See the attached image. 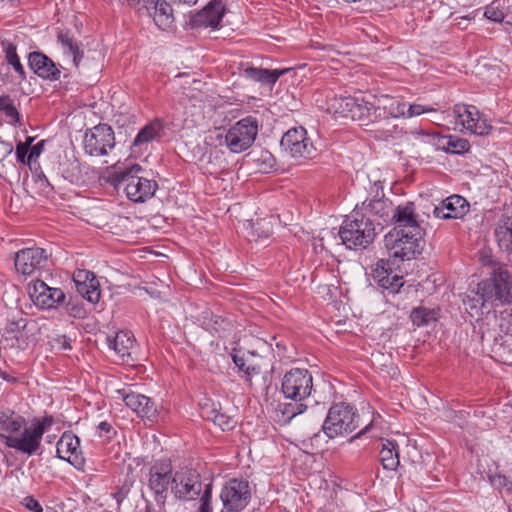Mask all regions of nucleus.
I'll return each instance as SVG.
<instances>
[{
    "mask_svg": "<svg viewBox=\"0 0 512 512\" xmlns=\"http://www.w3.org/2000/svg\"><path fill=\"white\" fill-rule=\"evenodd\" d=\"M393 229L385 235V247L392 258L410 260L420 254L424 229L415 213L412 202L399 205L392 215Z\"/></svg>",
    "mask_w": 512,
    "mask_h": 512,
    "instance_id": "nucleus-1",
    "label": "nucleus"
},
{
    "mask_svg": "<svg viewBox=\"0 0 512 512\" xmlns=\"http://www.w3.org/2000/svg\"><path fill=\"white\" fill-rule=\"evenodd\" d=\"M472 338L495 360L512 364L511 316L498 318L495 314H488L477 319L473 325Z\"/></svg>",
    "mask_w": 512,
    "mask_h": 512,
    "instance_id": "nucleus-2",
    "label": "nucleus"
},
{
    "mask_svg": "<svg viewBox=\"0 0 512 512\" xmlns=\"http://www.w3.org/2000/svg\"><path fill=\"white\" fill-rule=\"evenodd\" d=\"M142 168L138 164L125 168H119L108 175V182L116 189L124 185V191L129 200L133 202H145L150 199L158 185L156 181L140 177L138 174Z\"/></svg>",
    "mask_w": 512,
    "mask_h": 512,
    "instance_id": "nucleus-3",
    "label": "nucleus"
},
{
    "mask_svg": "<svg viewBox=\"0 0 512 512\" xmlns=\"http://www.w3.org/2000/svg\"><path fill=\"white\" fill-rule=\"evenodd\" d=\"M375 235L373 221L357 211H354L352 217L344 220L339 230L342 243L349 249L365 248L372 243Z\"/></svg>",
    "mask_w": 512,
    "mask_h": 512,
    "instance_id": "nucleus-4",
    "label": "nucleus"
},
{
    "mask_svg": "<svg viewBox=\"0 0 512 512\" xmlns=\"http://www.w3.org/2000/svg\"><path fill=\"white\" fill-rule=\"evenodd\" d=\"M359 425V415L355 408L346 403H337L330 407L322 425L329 438L350 434Z\"/></svg>",
    "mask_w": 512,
    "mask_h": 512,
    "instance_id": "nucleus-5",
    "label": "nucleus"
},
{
    "mask_svg": "<svg viewBox=\"0 0 512 512\" xmlns=\"http://www.w3.org/2000/svg\"><path fill=\"white\" fill-rule=\"evenodd\" d=\"M482 291L490 299L491 306L512 302V267L499 266L494 270L492 281H483Z\"/></svg>",
    "mask_w": 512,
    "mask_h": 512,
    "instance_id": "nucleus-6",
    "label": "nucleus"
},
{
    "mask_svg": "<svg viewBox=\"0 0 512 512\" xmlns=\"http://www.w3.org/2000/svg\"><path fill=\"white\" fill-rule=\"evenodd\" d=\"M258 134V121L253 116L245 117L227 130L228 149L232 153L247 150L255 141Z\"/></svg>",
    "mask_w": 512,
    "mask_h": 512,
    "instance_id": "nucleus-7",
    "label": "nucleus"
},
{
    "mask_svg": "<svg viewBox=\"0 0 512 512\" xmlns=\"http://www.w3.org/2000/svg\"><path fill=\"white\" fill-rule=\"evenodd\" d=\"M312 388V375L307 369H291L282 379L281 390L284 396L296 402L305 400Z\"/></svg>",
    "mask_w": 512,
    "mask_h": 512,
    "instance_id": "nucleus-8",
    "label": "nucleus"
},
{
    "mask_svg": "<svg viewBox=\"0 0 512 512\" xmlns=\"http://www.w3.org/2000/svg\"><path fill=\"white\" fill-rule=\"evenodd\" d=\"M114 146V131L108 124H98L85 132L83 148L90 156L107 155Z\"/></svg>",
    "mask_w": 512,
    "mask_h": 512,
    "instance_id": "nucleus-9",
    "label": "nucleus"
},
{
    "mask_svg": "<svg viewBox=\"0 0 512 512\" xmlns=\"http://www.w3.org/2000/svg\"><path fill=\"white\" fill-rule=\"evenodd\" d=\"M251 497L248 481L230 479L222 488L220 498L223 508L227 512L242 511L249 503Z\"/></svg>",
    "mask_w": 512,
    "mask_h": 512,
    "instance_id": "nucleus-10",
    "label": "nucleus"
},
{
    "mask_svg": "<svg viewBox=\"0 0 512 512\" xmlns=\"http://www.w3.org/2000/svg\"><path fill=\"white\" fill-rule=\"evenodd\" d=\"M45 432V426L37 422L31 427L25 428L20 437L0 433V438L7 447L16 449L22 453L33 455L40 448L42 436Z\"/></svg>",
    "mask_w": 512,
    "mask_h": 512,
    "instance_id": "nucleus-11",
    "label": "nucleus"
},
{
    "mask_svg": "<svg viewBox=\"0 0 512 512\" xmlns=\"http://www.w3.org/2000/svg\"><path fill=\"white\" fill-rule=\"evenodd\" d=\"M172 492L181 500H194L202 491L200 474L192 469H181L172 477Z\"/></svg>",
    "mask_w": 512,
    "mask_h": 512,
    "instance_id": "nucleus-12",
    "label": "nucleus"
},
{
    "mask_svg": "<svg viewBox=\"0 0 512 512\" xmlns=\"http://www.w3.org/2000/svg\"><path fill=\"white\" fill-rule=\"evenodd\" d=\"M172 467L169 461L155 462L149 469L148 484L155 495V500L164 505L168 487L172 485Z\"/></svg>",
    "mask_w": 512,
    "mask_h": 512,
    "instance_id": "nucleus-13",
    "label": "nucleus"
},
{
    "mask_svg": "<svg viewBox=\"0 0 512 512\" xmlns=\"http://www.w3.org/2000/svg\"><path fill=\"white\" fill-rule=\"evenodd\" d=\"M453 113L461 126L471 134L478 136L490 134L492 125L486 119H480L479 111L475 106L456 104Z\"/></svg>",
    "mask_w": 512,
    "mask_h": 512,
    "instance_id": "nucleus-14",
    "label": "nucleus"
},
{
    "mask_svg": "<svg viewBox=\"0 0 512 512\" xmlns=\"http://www.w3.org/2000/svg\"><path fill=\"white\" fill-rule=\"evenodd\" d=\"M29 295L34 304L42 309L58 308L66 299L62 289L49 287L39 279L29 284Z\"/></svg>",
    "mask_w": 512,
    "mask_h": 512,
    "instance_id": "nucleus-15",
    "label": "nucleus"
},
{
    "mask_svg": "<svg viewBox=\"0 0 512 512\" xmlns=\"http://www.w3.org/2000/svg\"><path fill=\"white\" fill-rule=\"evenodd\" d=\"M280 145L292 157H310L314 151L313 144L303 127L289 129L283 135Z\"/></svg>",
    "mask_w": 512,
    "mask_h": 512,
    "instance_id": "nucleus-16",
    "label": "nucleus"
},
{
    "mask_svg": "<svg viewBox=\"0 0 512 512\" xmlns=\"http://www.w3.org/2000/svg\"><path fill=\"white\" fill-rule=\"evenodd\" d=\"M56 452L60 459L69 462L76 469H84L85 459L80 451V440L75 434L63 433L57 442Z\"/></svg>",
    "mask_w": 512,
    "mask_h": 512,
    "instance_id": "nucleus-17",
    "label": "nucleus"
},
{
    "mask_svg": "<svg viewBox=\"0 0 512 512\" xmlns=\"http://www.w3.org/2000/svg\"><path fill=\"white\" fill-rule=\"evenodd\" d=\"M119 393L122 395L126 406L132 411L143 418H147L149 421H158L160 412L158 406L151 398L135 392L126 393L124 390L119 391Z\"/></svg>",
    "mask_w": 512,
    "mask_h": 512,
    "instance_id": "nucleus-18",
    "label": "nucleus"
},
{
    "mask_svg": "<svg viewBox=\"0 0 512 512\" xmlns=\"http://www.w3.org/2000/svg\"><path fill=\"white\" fill-rule=\"evenodd\" d=\"M1 45L3 52L5 53L7 64H21L19 53H21V55L25 54L28 58V64H55L50 58L41 52H27L24 44H20L18 39H15L14 42L3 40Z\"/></svg>",
    "mask_w": 512,
    "mask_h": 512,
    "instance_id": "nucleus-19",
    "label": "nucleus"
},
{
    "mask_svg": "<svg viewBox=\"0 0 512 512\" xmlns=\"http://www.w3.org/2000/svg\"><path fill=\"white\" fill-rule=\"evenodd\" d=\"M47 261V254L42 248H25L16 253L15 268L23 275H31L35 270L43 267Z\"/></svg>",
    "mask_w": 512,
    "mask_h": 512,
    "instance_id": "nucleus-20",
    "label": "nucleus"
},
{
    "mask_svg": "<svg viewBox=\"0 0 512 512\" xmlns=\"http://www.w3.org/2000/svg\"><path fill=\"white\" fill-rule=\"evenodd\" d=\"M468 201L460 195H452L434 207L433 214L439 219H457L469 211Z\"/></svg>",
    "mask_w": 512,
    "mask_h": 512,
    "instance_id": "nucleus-21",
    "label": "nucleus"
},
{
    "mask_svg": "<svg viewBox=\"0 0 512 512\" xmlns=\"http://www.w3.org/2000/svg\"><path fill=\"white\" fill-rule=\"evenodd\" d=\"M225 9L224 5L220 0L211 1L201 11L197 12L191 17L190 23L194 28L201 27H218Z\"/></svg>",
    "mask_w": 512,
    "mask_h": 512,
    "instance_id": "nucleus-22",
    "label": "nucleus"
},
{
    "mask_svg": "<svg viewBox=\"0 0 512 512\" xmlns=\"http://www.w3.org/2000/svg\"><path fill=\"white\" fill-rule=\"evenodd\" d=\"M27 326V320L18 313L8 320L4 328V342L12 348L24 349L27 346V336L24 332Z\"/></svg>",
    "mask_w": 512,
    "mask_h": 512,
    "instance_id": "nucleus-23",
    "label": "nucleus"
},
{
    "mask_svg": "<svg viewBox=\"0 0 512 512\" xmlns=\"http://www.w3.org/2000/svg\"><path fill=\"white\" fill-rule=\"evenodd\" d=\"M109 347L112 348L119 360L123 363L133 365V350L135 349V338L130 331H119L113 338H107Z\"/></svg>",
    "mask_w": 512,
    "mask_h": 512,
    "instance_id": "nucleus-24",
    "label": "nucleus"
},
{
    "mask_svg": "<svg viewBox=\"0 0 512 512\" xmlns=\"http://www.w3.org/2000/svg\"><path fill=\"white\" fill-rule=\"evenodd\" d=\"M165 134V123L163 120L156 118L146 124L136 135L132 146L142 147L152 141L160 140Z\"/></svg>",
    "mask_w": 512,
    "mask_h": 512,
    "instance_id": "nucleus-25",
    "label": "nucleus"
},
{
    "mask_svg": "<svg viewBox=\"0 0 512 512\" xmlns=\"http://www.w3.org/2000/svg\"><path fill=\"white\" fill-rule=\"evenodd\" d=\"M232 360L239 372H243L246 381L250 383V379L254 375H258L261 373V365L257 360V355L253 352L240 353L239 351H235L232 354Z\"/></svg>",
    "mask_w": 512,
    "mask_h": 512,
    "instance_id": "nucleus-26",
    "label": "nucleus"
},
{
    "mask_svg": "<svg viewBox=\"0 0 512 512\" xmlns=\"http://www.w3.org/2000/svg\"><path fill=\"white\" fill-rule=\"evenodd\" d=\"M147 8L153 6V19L155 24L162 30L170 29L174 23L173 10L165 0H146Z\"/></svg>",
    "mask_w": 512,
    "mask_h": 512,
    "instance_id": "nucleus-27",
    "label": "nucleus"
},
{
    "mask_svg": "<svg viewBox=\"0 0 512 512\" xmlns=\"http://www.w3.org/2000/svg\"><path fill=\"white\" fill-rule=\"evenodd\" d=\"M376 111L383 110L388 116L393 118H400L404 115L406 102L401 97H393L387 94H382L375 97Z\"/></svg>",
    "mask_w": 512,
    "mask_h": 512,
    "instance_id": "nucleus-28",
    "label": "nucleus"
},
{
    "mask_svg": "<svg viewBox=\"0 0 512 512\" xmlns=\"http://www.w3.org/2000/svg\"><path fill=\"white\" fill-rule=\"evenodd\" d=\"M290 70L291 68L269 70L248 66L244 70V73L247 78L260 82L263 85H273L280 76L288 73Z\"/></svg>",
    "mask_w": 512,
    "mask_h": 512,
    "instance_id": "nucleus-29",
    "label": "nucleus"
},
{
    "mask_svg": "<svg viewBox=\"0 0 512 512\" xmlns=\"http://www.w3.org/2000/svg\"><path fill=\"white\" fill-rule=\"evenodd\" d=\"M290 70L291 68L269 70L248 66L244 70V73L247 78L260 82L263 85H273L280 76L288 73Z\"/></svg>",
    "mask_w": 512,
    "mask_h": 512,
    "instance_id": "nucleus-30",
    "label": "nucleus"
},
{
    "mask_svg": "<svg viewBox=\"0 0 512 512\" xmlns=\"http://www.w3.org/2000/svg\"><path fill=\"white\" fill-rule=\"evenodd\" d=\"M379 459L384 469L395 470L400 463L397 443L392 440L382 439Z\"/></svg>",
    "mask_w": 512,
    "mask_h": 512,
    "instance_id": "nucleus-31",
    "label": "nucleus"
},
{
    "mask_svg": "<svg viewBox=\"0 0 512 512\" xmlns=\"http://www.w3.org/2000/svg\"><path fill=\"white\" fill-rule=\"evenodd\" d=\"M353 97L333 96L327 100V111L343 118H350L351 107H354Z\"/></svg>",
    "mask_w": 512,
    "mask_h": 512,
    "instance_id": "nucleus-32",
    "label": "nucleus"
},
{
    "mask_svg": "<svg viewBox=\"0 0 512 512\" xmlns=\"http://www.w3.org/2000/svg\"><path fill=\"white\" fill-rule=\"evenodd\" d=\"M362 208L367 214L371 216L384 218L389 215V211L392 208V202L382 196L381 198H373L364 201Z\"/></svg>",
    "mask_w": 512,
    "mask_h": 512,
    "instance_id": "nucleus-33",
    "label": "nucleus"
},
{
    "mask_svg": "<svg viewBox=\"0 0 512 512\" xmlns=\"http://www.w3.org/2000/svg\"><path fill=\"white\" fill-rule=\"evenodd\" d=\"M481 285L482 282L477 285V290L472 291L471 295H467V298L464 300L466 309L472 316L474 314H479L487 305H491V301L482 291Z\"/></svg>",
    "mask_w": 512,
    "mask_h": 512,
    "instance_id": "nucleus-34",
    "label": "nucleus"
},
{
    "mask_svg": "<svg viewBox=\"0 0 512 512\" xmlns=\"http://www.w3.org/2000/svg\"><path fill=\"white\" fill-rule=\"evenodd\" d=\"M306 408L307 406L303 404L302 401H294V403L279 404L275 410V413L278 422L285 424L290 422L298 414L303 413Z\"/></svg>",
    "mask_w": 512,
    "mask_h": 512,
    "instance_id": "nucleus-35",
    "label": "nucleus"
},
{
    "mask_svg": "<svg viewBox=\"0 0 512 512\" xmlns=\"http://www.w3.org/2000/svg\"><path fill=\"white\" fill-rule=\"evenodd\" d=\"M495 236L499 246L512 251V217H503L495 229Z\"/></svg>",
    "mask_w": 512,
    "mask_h": 512,
    "instance_id": "nucleus-36",
    "label": "nucleus"
},
{
    "mask_svg": "<svg viewBox=\"0 0 512 512\" xmlns=\"http://www.w3.org/2000/svg\"><path fill=\"white\" fill-rule=\"evenodd\" d=\"M25 425V419L13 411H0V431L7 433L19 432Z\"/></svg>",
    "mask_w": 512,
    "mask_h": 512,
    "instance_id": "nucleus-37",
    "label": "nucleus"
},
{
    "mask_svg": "<svg viewBox=\"0 0 512 512\" xmlns=\"http://www.w3.org/2000/svg\"><path fill=\"white\" fill-rule=\"evenodd\" d=\"M392 268L388 260L380 259L372 269V277L381 287H391L387 278L392 274Z\"/></svg>",
    "mask_w": 512,
    "mask_h": 512,
    "instance_id": "nucleus-38",
    "label": "nucleus"
},
{
    "mask_svg": "<svg viewBox=\"0 0 512 512\" xmlns=\"http://www.w3.org/2000/svg\"><path fill=\"white\" fill-rule=\"evenodd\" d=\"M77 290L91 303H97L100 299L99 283L94 274H91V278L87 282L78 283Z\"/></svg>",
    "mask_w": 512,
    "mask_h": 512,
    "instance_id": "nucleus-39",
    "label": "nucleus"
},
{
    "mask_svg": "<svg viewBox=\"0 0 512 512\" xmlns=\"http://www.w3.org/2000/svg\"><path fill=\"white\" fill-rule=\"evenodd\" d=\"M410 319L418 327L429 325L431 322L436 321L437 312L434 309L417 307L412 310Z\"/></svg>",
    "mask_w": 512,
    "mask_h": 512,
    "instance_id": "nucleus-40",
    "label": "nucleus"
},
{
    "mask_svg": "<svg viewBox=\"0 0 512 512\" xmlns=\"http://www.w3.org/2000/svg\"><path fill=\"white\" fill-rule=\"evenodd\" d=\"M58 39L62 44L64 52L72 56V60L75 64L82 60V52H80L76 40L63 32L58 35Z\"/></svg>",
    "mask_w": 512,
    "mask_h": 512,
    "instance_id": "nucleus-41",
    "label": "nucleus"
},
{
    "mask_svg": "<svg viewBox=\"0 0 512 512\" xmlns=\"http://www.w3.org/2000/svg\"><path fill=\"white\" fill-rule=\"evenodd\" d=\"M354 100V107H351V119L360 120L365 117H368L372 109L376 111V104L370 103L368 101H365L364 99L359 98H354Z\"/></svg>",
    "mask_w": 512,
    "mask_h": 512,
    "instance_id": "nucleus-42",
    "label": "nucleus"
},
{
    "mask_svg": "<svg viewBox=\"0 0 512 512\" xmlns=\"http://www.w3.org/2000/svg\"><path fill=\"white\" fill-rule=\"evenodd\" d=\"M31 72L46 80H57L60 77L61 71L58 66H28Z\"/></svg>",
    "mask_w": 512,
    "mask_h": 512,
    "instance_id": "nucleus-43",
    "label": "nucleus"
},
{
    "mask_svg": "<svg viewBox=\"0 0 512 512\" xmlns=\"http://www.w3.org/2000/svg\"><path fill=\"white\" fill-rule=\"evenodd\" d=\"M211 413L213 414V416L209 418L214 422L215 425L220 427L223 431L233 429L237 423L233 417L220 411L212 410Z\"/></svg>",
    "mask_w": 512,
    "mask_h": 512,
    "instance_id": "nucleus-44",
    "label": "nucleus"
},
{
    "mask_svg": "<svg viewBox=\"0 0 512 512\" xmlns=\"http://www.w3.org/2000/svg\"><path fill=\"white\" fill-rule=\"evenodd\" d=\"M0 111H3L6 117L12 121L17 122L19 120V113L13 104V100L8 95L0 97Z\"/></svg>",
    "mask_w": 512,
    "mask_h": 512,
    "instance_id": "nucleus-45",
    "label": "nucleus"
},
{
    "mask_svg": "<svg viewBox=\"0 0 512 512\" xmlns=\"http://www.w3.org/2000/svg\"><path fill=\"white\" fill-rule=\"evenodd\" d=\"M226 136H227V131L224 128H215L206 137L205 141L209 145L226 146L228 148V141H226V139H225Z\"/></svg>",
    "mask_w": 512,
    "mask_h": 512,
    "instance_id": "nucleus-46",
    "label": "nucleus"
},
{
    "mask_svg": "<svg viewBox=\"0 0 512 512\" xmlns=\"http://www.w3.org/2000/svg\"><path fill=\"white\" fill-rule=\"evenodd\" d=\"M484 16L494 22H501L504 19V12L501 9L500 0H494L485 8Z\"/></svg>",
    "mask_w": 512,
    "mask_h": 512,
    "instance_id": "nucleus-47",
    "label": "nucleus"
},
{
    "mask_svg": "<svg viewBox=\"0 0 512 512\" xmlns=\"http://www.w3.org/2000/svg\"><path fill=\"white\" fill-rule=\"evenodd\" d=\"M434 111H435V109L421 105V104H407L406 103V108L404 109L403 118H412L415 116L422 115L424 113L434 112Z\"/></svg>",
    "mask_w": 512,
    "mask_h": 512,
    "instance_id": "nucleus-48",
    "label": "nucleus"
},
{
    "mask_svg": "<svg viewBox=\"0 0 512 512\" xmlns=\"http://www.w3.org/2000/svg\"><path fill=\"white\" fill-rule=\"evenodd\" d=\"M470 148L469 142L465 139H452L449 138L447 142V150L451 153L459 154L468 151Z\"/></svg>",
    "mask_w": 512,
    "mask_h": 512,
    "instance_id": "nucleus-49",
    "label": "nucleus"
},
{
    "mask_svg": "<svg viewBox=\"0 0 512 512\" xmlns=\"http://www.w3.org/2000/svg\"><path fill=\"white\" fill-rule=\"evenodd\" d=\"M33 138L28 137L27 142H19L16 145V157L17 160L23 164H29L30 162H27V156L29 154V146L32 143Z\"/></svg>",
    "mask_w": 512,
    "mask_h": 512,
    "instance_id": "nucleus-50",
    "label": "nucleus"
},
{
    "mask_svg": "<svg viewBox=\"0 0 512 512\" xmlns=\"http://www.w3.org/2000/svg\"><path fill=\"white\" fill-rule=\"evenodd\" d=\"M212 483L205 485L203 495L201 497V505L198 512H212L211 508Z\"/></svg>",
    "mask_w": 512,
    "mask_h": 512,
    "instance_id": "nucleus-51",
    "label": "nucleus"
},
{
    "mask_svg": "<svg viewBox=\"0 0 512 512\" xmlns=\"http://www.w3.org/2000/svg\"><path fill=\"white\" fill-rule=\"evenodd\" d=\"M388 283L391 284V287H382L383 289L389 291L390 293H398L400 288L404 285V280L402 276H399L397 274H390V277L387 278Z\"/></svg>",
    "mask_w": 512,
    "mask_h": 512,
    "instance_id": "nucleus-52",
    "label": "nucleus"
},
{
    "mask_svg": "<svg viewBox=\"0 0 512 512\" xmlns=\"http://www.w3.org/2000/svg\"><path fill=\"white\" fill-rule=\"evenodd\" d=\"M270 223L265 222L264 220L258 221L254 226L253 229L258 232L259 230H262V234L259 235V237L267 238L272 234V228L269 225Z\"/></svg>",
    "mask_w": 512,
    "mask_h": 512,
    "instance_id": "nucleus-53",
    "label": "nucleus"
},
{
    "mask_svg": "<svg viewBox=\"0 0 512 512\" xmlns=\"http://www.w3.org/2000/svg\"><path fill=\"white\" fill-rule=\"evenodd\" d=\"M23 504L30 511H33V512H42L43 511L41 504L31 496L25 497L23 499Z\"/></svg>",
    "mask_w": 512,
    "mask_h": 512,
    "instance_id": "nucleus-54",
    "label": "nucleus"
},
{
    "mask_svg": "<svg viewBox=\"0 0 512 512\" xmlns=\"http://www.w3.org/2000/svg\"><path fill=\"white\" fill-rule=\"evenodd\" d=\"M44 141H40L37 144L29 147V154L27 156V162H31L39 157L41 152L43 151Z\"/></svg>",
    "mask_w": 512,
    "mask_h": 512,
    "instance_id": "nucleus-55",
    "label": "nucleus"
},
{
    "mask_svg": "<svg viewBox=\"0 0 512 512\" xmlns=\"http://www.w3.org/2000/svg\"><path fill=\"white\" fill-rule=\"evenodd\" d=\"M491 482L495 486L505 487L507 490L512 488V482L504 475H496L491 478Z\"/></svg>",
    "mask_w": 512,
    "mask_h": 512,
    "instance_id": "nucleus-56",
    "label": "nucleus"
},
{
    "mask_svg": "<svg viewBox=\"0 0 512 512\" xmlns=\"http://www.w3.org/2000/svg\"><path fill=\"white\" fill-rule=\"evenodd\" d=\"M374 137L381 141H389L393 138L392 129L378 128L374 130Z\"/></svg>",
    "mask_w": 512,
    "mask_h": 512,
    "instance_id": "nucleus-57",
    "label": "nucleus"
},
{
    "mask_svg": "<svg viewBox=\"0 0 512 512\" xmlns=\"http://www.w3.org/2000/svg\"><path fill=\"white\" fill-rule=\"evenodd\" d=\"M91 274H93V273L90 271L79 270L74 274L73 279H74L76 285L78 286V283L82 284V283L87 282L91 278Z\"/></svg>",
    "mask_w": 512,
    "mask_h": 512,
    "instance_id": "nucleus-58",
    "label": "nucleus"
},
{
    "mask_svg": "<svg viewBox=\"0 0 512 512\" xmlns=\"http://www.w3.org/2000/svg\"><path fill=\"white\" fill-rule=\"evenodd\" d=\"M12 151L13 145L11 143L0 140V162L10 155Z\"/></svg>",
    "mask_w": 512,
    "mask_h": 512,
    "instance_id": "nucleus-59",
    "label": "nucleus"
},
{
    "mask_svg": "<svg viewBox=\"0 0 512 512\" xmlns=\"http://www.w3.org/2000/svg\"><path fill=\"white\" fill-rule=\"evenodd\" d=\"M55 346L62 350L71 349L70 339L66 336H59L54 339Z\"/></svg>",
    "mask_w": 512,
    "mask_h": 512,
    "instance_id": "nucleus-60",
    "label": "nucleus"
},
{
    "mask_svg": "<svg viewBox=\"0 0 512 512\" xmlns=\"http://www.w3.org/2000/svg\"><path fill=\"white\" fill-rule=\"evenodd\" d=\"M99 435L102 436L103 434H115V431L112 427V425L106 421H103L99 423L98 425Z\"/></svg>",
    "mask_w": 512,
    "mask_h": 512,
    "instance_id": "nucleus-61",
    "label": "nucleus"
},
{
    "mask_svg": "<svg viewBox=\"0 0 512 512\" xmlns=\"http://www.w3.org/2000/svg\"><path fill=\"white\" fill-rule=\"evenodd\" d=\"M13 68L20 77L25 78L24 66H13Z\"/></svg>",
    "mask_w": 512,
    "mask_h": 512,
    "instance_id": "nucleus-62",
    "label": "nucleus"
},
{
    "mask_svg": "<svg viewBox=\"0 0 512 512\" xmlns=\"http://www.w3.org/2000/svg\"><path fill=\"white\" fill-rule=\"evenodd\" d=\"M114 497L116 498L118 504H120V502L123 500L124 498V495L122 494V492H117L114 494Z\"/></svg>",
    "mask_w": 512,
    "mask_h": 512,
    "instance_id": "nucleus-63",
    "label": "nucleus"
},
{
    "mask_svg": "<svg viewBox=\"0 0 512 512\" xmlns=\"http://www.w3.org/2000/svg\"><path fill=\"white\" fill-rule=\"evenodd\" d=\"M198 0H178L179 3L193 5L196 4Z\"/></svg>",
    "mask_w": 512,
    "mask_h": 512,
    "instance_id": "nucleus-64",
    "label": "nucleus"
}]
</instances>
